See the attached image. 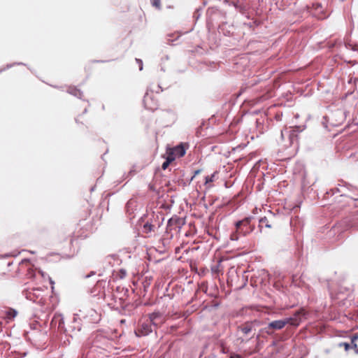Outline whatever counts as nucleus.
Here are the masks:
<instances>
[{
    "instance_id": "obj_1",
    "label": "nucleus",
    "mask_w": 358,
    "mask_h": 358,
    "mask_svg": "<svg viewBox=\"0 0 358 358\" xmlns=\"http://www.w3.org/2000/svg\"><path fill=\"white\" fill-rule=\"evenodd\" d=\"M287 324L296 327L299 324V321L298 319L292 317H287L283 320H273L269 322L267 326L262 329L261 331L270 335L273 333L271 329L280 330L283 329Z\"/></svg>"
},
{
    "instance_id": "obj_2",
    "label": "nucleus",
    "mask_w": 358,
    "mask_h": 358,
    "mask_svg": "<svg viewBox=\"0 0 358 358\" xmlns=\"http://www.w3.org/2000/svg\"><path fill=\"white\" fill-rule=\"evenodd\" d=\"M305 126H296L294 128H286L281 131L280 136L282 140H285V137L287 138L288 143L285 146L298 145L299 134L303 131Z\"/></svg>"
},
{
    "instance_id": "obj_3",
    "label": "nucleus",
    "mask_w": 358,
    "mask_h": 358,
    "mask_svg": "<svg viewBox=\"0 0 358 358\" xmlns=\"http://www.w3.org/2000/svg\"><path fill=\"white\" fill-rule=\"evenodd\" d=\"M252 217H248L242 220H239L235 223L236 229L238 233L243 236L250 234L255 229V227L251 224Z\"/></svg>"
},
{
    "instance_id": "obj_4",
    "label": "nucleus",
    "mask_w": 358,
    "mask_h": 358,
    "mask_svg": "<svg viewBox=\"0 0 358 358\" xmlns=\"http://www.w3.org/2000/svg\"><path fill=\"white\" fill-rule=\"evenodd\" d=\"M153 326L152 325L150 322H148L147 320L141 323L137 330L135 331L136 335L137 336H145L152 332Z\"/></svg>"
},
{
    "instance_id": "obj_5",
    "label": "nucleus",
    "mask_w": 358,
    "mask_h": 358,
    "mask_svg": "<svg viewBox=\"0 0 358 358\" xmlns=\"http://www.w3.org/2000/svg\"><path fill=\"white\" fill-rule=\"evenodd\" d=\"M164 220V217L162 213H155V212H152L148 221H149L150 224L155 225V229H157L162 225Z\"/></svg>"
},
{
    "instance_id": "obj_6",
    "label": "nucleus",
    "mask_w": 358,
    "mask_h": 358,
    "mask_svg": "<svg viewBox=\"0 0 358 358\" xmlns=\"http://www.w3.org/2000/svg\"><path fill=\"white\" fill-rule=\"evenodd\" d=\"M53 324L55 325L57 324L58 329L64 331V332L66 331L64 328V320L62 314H55L51 322V325H53Z\"/></svg>"
},
{
    "instance_id": "obj_7",
    "label": "nucleus",
    "mask_w": 358,
    "mask_h": 358,
    "mask_svg": "<svg viewBox=\"0 0 358 358\" xmlns=\"http://www.w3.org/2000/svg\"><path fill=\"white\" fill-rule=\"evenodd\" d=\"M186 150L182 144H180L173 148V150L169 152L172 154L176 157H182L185 155Z\"/></svg>"
},
{
    "instance_id": "obj_8",
    "label": "nucleus",
    "mask_w": 358,
    "mask_h": 358,
    "mask_svg": "<svg viewBox=\"0 0 358 358\" xmlns=\"http://www.w3.org/2000/svg\"><path fill=\"white\" fill-rule=\"evenodd\" d=\"M126 210H127V213L130 215V216H132V217H134V215H133L134 214V212L135 210H136V208H137V202L136 200L134 199H129L127 203H126Z\"/></svg>"
},
{
    "instance_id": "obj_9",
    "label": "nucleus",
    "mask_w": 358,
    "mask_h": 358,
    "mask_svg": "<svg viewBox=\"0 0 358 358\" xmlns=\"http://www.w3.org/2000/svg\"><path fill=\"white\" fill-rule=\"evenodd\" d=\"M257 322V320L247 322L244 324V325L243 327H239L238 329L244 334H248L252 331L253 327H255V324Z\"/></svg>"
},
{
    "instance_id": "obj_10",
    "label": "nucleus",
    "mask_w": 358,
    "mask_h": 358,
    "mask_svg": "<svg viewBox=\"0 0 358 358\" xmlns=\"http://www.w3.org/2000/svg\"><path fill=\"white\" fill-rule=\"evenodd\" d=\"M17 314V311L15 309L13 308H8L7 310L5 311L4 315L2 316L3 318L7 320V322H8L10 320L14 319Z\"/></svg>"
},
{
    "instance_id": "obj_11",
    "label": "nucleus",
    "mask_w": 358,
    "mask_h": 358,
    "mask_svg": "<svg viewBox=\"0 0 358 358\" xmlns=\"http://www.w3.org/2000/svg\"><path fill=\"white\" fill-rule=\"evenodd\" d=\"M161 318V315L159 313H152L149 315V320H148V322H150L152 325L155 328L158 322L157 321Z\"/></svg>"
},
{
    "instance_id": "obj_12",
    "label": "nucleus",
    "mask_w": 358,
    "mask_h": 358,
    "mask_svg": "<svg viewBox=\"0 0 358 358\" xmlns=\"http://www.w3.org/2000/svg\"><path fill=\"white\" fill-rule=\"evenodd\" d=\"M333 115L338 117L339 118L338 120H336V122L332 123L334 125H338V124H341L344 121L345 117V111L343 110H336L333 113Z\"/></svg>"
},
{
    "instance_id": "obj_13",
    "label": "nucleus",
    "mask_w": 358,
    "mask_h": 358,
    "mask_svg": "<svg viewBox=\"0 0 358 358\" xmlns=\"http://www.w3.org/2000/svg\"><path fill=\"white\" fill-rule=\"evenodd\" d=\"M156 229H155V225L150 223L149 221L147 220V222L143 224L142 228V231L144 234H149L151 232H155Z\"/></svg>"
},
{
    "instance_id": "obj_14",
    "label": "nucleus",
    "mask_w": 358,
    "mask_h": 358,
    "mask_svg": "<svg viewBox=\"0 0 358 358\" xmlns=\"http://www.w3.org/2000/svg\"><path fill=\"white\" fill-rule=\"evenodd\" d=\"M67 92L74 96L82 99L83 92L76 87H69Z\"/></svg>"
},
{
    "instance_id": "obj_15",
    "label": "nucleus",
    "mask_w": 358,
    "mask_h": 358,
    "mask_svg": "<svg viewBox=\"0 0 358 358\" xmlns=\"http://www.w3.org/2000/svg\"><path fill=\"white\" fill-rule=\"evenodd\" d=\"M175 160V157L173 156L172 154H168V156L166 159V160L163 162L162 165V168L163 170H165L166 169L169 164L173 161Z\"/></svg>"
},
{
    "instance_id": "obj_16",
    "label": "nucleus",
    "mask_w": 358,
    "mask_h": 358,
    "mask_svg": "<svg viewBox=\"0 0 358 358\" xmlns=\"http://www.w3.org/2000/svg\"><path fill=\"white\" fill-rule=\"evenodd\" d=\"M88 316L90 317V320L94 323L98 322L100 320L99 315L92 309L89 310Z\"/></svg>"
},
{
    "instance_id": "obj_17",
    "label": "nucleus",
    "mask_w": 358,
    "mask_h": 358,
    "mask_svg": "<svg viewBox=\"0 0 358 358\" xmlns=\"http://www.w3.org/2000/svg\"><path fill=\"white\" fill-rule=\"evenodd\" d=\"M72 324L73 325L70 327L72 329V331H80L81 325L79 322V320L76 317H73Z\"/></svg>"
},
{
    "instance_id": "obj_18",
    "label": "nucleus",
    "mask_w": 358,
    "mask_h": 358,
    "mask_svg": "<svg viewBox=\"0 0 358 358\" xmlns=\"http://www.w3.org/2000/svg\"><path fill=\"white\" fill-rule=\"evenodd\" d=\"M259 227L262 228L264 225L266 228H271V225L269 224V222L266 217H262L259 220Z\"/></svg>"
},
{
    "instance_id": "obj_19",
    "label": "nucleus",
    "mask_w": 358,
    "mask_h": 358,
    "mask_svg": "<svg viewBox=\"0 0 358 358\" xmlns=\"http://www.w3.org/2000/svg\"><path fill=\"white\" fill-rule=\"evenodd\" d=\"M150 3L155 8L158 10L161 9V1L160 0H150Z\"/></svg>"
},
{
    "instance_id": "obj_20",
    "label": "nucleus",
    "mask_w": 358,
    "mask_h": 358,
    "mask_svg": "<svg viewBox=\"0 0 358 358\" xmlns=\"http://www.w3.org/2000/svg\"><path fill=\"white\" fill-rule=\"evenodd\" d=\"M330 192H331L332 195H334L335 193H341V196H344L345 194V192L339 187L331 189Z\"/></svg>"
},
{
    "instance_id": "obj_21",
    "label": "nucleus",
    "mask_w": 358,
    "mask_h": 358,
    "mask_svg": "<svg viewBox=\"0 0 358 358\" xmlns=\"http://www.w3.org/2000/svg\"><path fill=\"white\" fill-rule=\"evenodd\" d=\"M201 15V8H196L193 13V18L196 21L199 20Z\"/></svg>"
},
{
    "instance_id": "obj_22",
    "label": "nucleus",
    "mask_w": 358,
    "mask_h": 358,
    "mask_svg": "<svg viewBox=\"0 0 358 358\" xmlns=\"http://www.w3.org/2000/svg\"><path fill=\"white\" fill-rule=\"evenodd\" d=\"M215 173L211 174L210 176H207L205 177V184H208L209 182H211L214 180Z\"/></svg>"
},
{
    "instance_id": "obj_23",
    "label": "nucleus",
    "mask_w": 358,
    "mask_h": 358,
    "mask_svg": "<svg viewBox=\"0 0 358 358\" xmlns=\"http://www.w3.org/2000/svg\"><path fill=\"white\" fill-rule=\"evenodd\" d=\"M16 64H17V65H25L24 63H22V62L7 64L6 68L0 69V73L2 72L3 71H4L6 69H10V68H11L12 66H13L14 65H16Z\"/></svg>"
},
{
    "instance_id": "obj_24",
    "label": "nucleus",
    "mask_w": 358,
    "mask_h": 358,
    "mask_svg": "<svg viewBox=\"0 0 358 358\" xmlns=\"http://www.w3.org/2000/svg\"><path fill=\"white\" fill-rule=\"evenodd\" d=\"M238 234H240L238 233L237 231L236 230V233L235 234H232L231 235V239L232 241H237L238 239Z\"/></svg>"
},
{
    "instance_id": "obj_25",
    "label": "nucleus",
    "mask_w": 358,
    "mask_h": 358,
    "mask_svg": "<svg viewBox=\"0 0 358 358\" xmlns=\"http://www.w3.org/2000/svg\"><path fill=\"white\" fill-rule=\"evenodd\" d=\"M136 62L139 65V70L142 71L143 70V62H142V60L140 59H136Z\"/></svg>"
},
{
    "instance_id": "obj_26",
    "label": "nucleus",
    "mask_w": 358,
    "mask_h": 358,
    "mask_svg": "<svg viewBox=\"0 0 358 358\" xmlns=\"http://www.w3.org/2000/svg\"><path fill=\"white\" fill-rule=\"evenodd\" d=\"M201 172V169H197V170L194 171V175L191 177V178H190L189 181H190V182H191V181H192V180H193V179H194V178L196 175L199 174Z\"/></svg>"
},
{
    "instance_id": "obj_27",
    "label": "nucleus",
    "mask_w": 358,
    "mask_h": 358,
    "mask_svg": "<svg viewBox=\"0 0 358 358\" xmlns=\"http://www.w3.org/2000/svg\"><path fill=\"white\" fill-rule=\"evenodd\" d=\"M345 46L347 48L351 49L352 50H354V51L357 50V48H356L355 46L352 44L348 43L345 45Z\"/></svg>"
},
{
    "instance_id": "obj_28",
    "label": "nucleus",
    "mask_w": 358,
    "mask_h": 358,
    "mask_svg": "<svg viewBox=\"0 0 358 358\" xmlns=\"http://www.w3.org/2000/svg\"><path fill=\"white\" fill-rule=\"evenodd\" d=\"M173 223L176 224V220H173V219H169L168 221L167 227H171Z\"/></svg>"
},
{
    "instance_id": "obj_29",
    "label": "nucleus",
    "mask_w": 358,
    "mask_h": 358,
    "mask_svg": "<svg viewBox=\"0 0 358 358\" xmlns=\"http://www.w3.org/2000/svg\"><path fill=\"white\" fill-rule=\"evenodd\" d=\"M342 345H343L345 347V350H348L349 348H350V344L348 343H340V346H342Z\"/></svg>"
},
{
    "instance_id": "obj_30",
    "label": "nucleus",
    "mask_w": 358,
    "mask_h": 358,
    "mask_svg": "<svg viewBox=\"0 0 358 358\" xmlns=\"http://www.w3.org/2000/svg\"><path fill=\"white\" fill-rule=\"evenodd\" d=\"M302 183H303V186H306L308 185V182H306V173L305 172L303 173V178H302Z\"/></svg>"
},
{
    "instance_id": "obj_31",
    "label": "nucleus",
    "mask_w": 358,
    "mask_h": 358,
    "mask_svg": "<svg viewBox=\"0 0 358 358\" xmlns=\"http://www.w3.org/2000/svg\"><path fill=\"white\" fill-rule=\"evenodd\" d=\"M120 273L121 278H124L127 275V272L124 269H120Z\"/></svg>"
},
{
    "instance_id": "obj_32",
    "label": "nucleus",
    "mask_w": 358,
    "mask_h": 358,
    "mask_svg": "<svg viewBox=\"0 0 358 358\" xmlns=\"http://www.w3.org/2000/svg\"><path fill=\"white\" fill-rule=\"evenodd\" d=\"M358 339V334H354L351 338V342L352 344L355 343V341Z\"/></svg>"
},
{
    "instance_id": "obj_33",
    "label": "nucleus",
    "mask_w": 358,
    "mask_h": 358,
    "mask_svg": "<svg viewBox=\"0 0 358 358\" xmlns=\"http://www.w3.org/2000/svg\"><path fill=\"white\" fill-rule=\"evenodd\" d=\"M229 358H242V357L238 354L231 353Z\"/></svg>"
},
{
    "instance_id": "obj_34",
    "label": "nucleus",
    "mask_w": 358,
    "mask_h": 358,
    "mask_svg": "<svg viewBox=\"0 0 358 358\" xmlns=\"http://www.w3.org/2000/svg\"><path fill=\"white\" fill-rule=\"evenodd\" d=\"M211 271H212L213 273H217V271H218V266H213L211 268Z\"/></svg>"
},
{
    "instance_id": "obj_35",
    "label": "nucleus",
    "mask_w": 358,
    "mask_h": 358,
    "mask_svg": "<svg viewBox=\"0 0 358 358\" xmlns=\"http://www.w3.org/2000/svg\"><path fill=\"white\" fill-rule=\"evenodd\" d=\"M352 348L355 349V353L358 355V347L356 343L352 344Z\"/></svg>"
},
{
    "instance_id": "obj_36",
    "label": "nucleus",
    "mask_w": 358,
    "mask_h": 358,
    "mask_svg": "<svg viewBox=\"0 0 358 358\" xmlns=\"http://www.w3.org/2000/svg\"><path fill=\"white\" fill-rule=\"evenodd\" d=\"M148 96V94L146 93L145 95L144 96V99H143V102H144L145 106H146V102H147Z\"/></svg>"
},
{
    "instance_id": "obj_37",
    "label": "nucleus",
    "mask_w": 358,
    "mask_h": 358,
    "mask_svg": "<svg viewBox=\"0 0 358 358\" xmlns=\"http://www.w3.org/2000/svg\"><path fill=\"white\" fill-rule=\"evenodd\" d=\"M345 185H348V184L345 182H342V185L341 184H338V186H340L341 188H343Z\"/></svg>"
},
{
    "instance_id": "obj_38",
    "label": "nucleus",
    "mask_w": 358,
    "mask_h": 358,
    "mask_svg": "<svg viewBox=\"0 0 358 358\" xmlns=\"http://www.w3.org/2000/svg\"><path fill=\"white\" fill-rule=\"evenodd\" d=\"M94 275V271H92L90 274L87 275L85 276V278H90V276H92V275Z\"/></svg>"
},
{
    "instance_id": "obj_39",
    "label": "nucleus",
    "mask_w": 358,
    "mask_h": 358,
    "mask_svg": "<svg viewBox=\"0 0 358 358\" xmlns=\"http://www.w3.org/2000/svg\"><path fill=\"white\" fill-rule=\"evenodd\" d=\"M31 296V293H29V296H27V298H29L30 300L32 299Z\"/></svg>"
},
{
    "instance_id": "obj_40",
    "label": "nucleus",
    "mask_w": 358,
    "mask_h": 358,
    "mask_svg": "<svg viewBox=\"0 0 358 358\" xmlns=\"http://www.w3.org/2000/svg\"><path fill=\"white\" fill-rule=\"evenodd\" d=\"M336 229H337V227L334 226V231H335L336 230Z\"/></svg>"
},
{
    "instance_id": "obj_41",
    "label": "nucleus",
    "mask_w": 358,
    "mask_h": 358,
    "mask_svg": "<svg viewBox=\"0 0 358 358\" xmlns=\"http://www.w3.org/2000/svg\"><path fill=\"white\" fill-rule=\"evenodd\" d=\"M87 113V109L85 108L83 111V113Z\"/></svg>"
},
{
    "instance_id": "obj_42",
    "label": "nucleus",
    "mask_w": 358,
    "mask_h": 358,
    "mask_svg": "<svg viewBox=\"0 0 358 358\" xmlns=\"http://www.w3.org/2000/svg\"><path fill=\"white\" fill-rule=\"evenodd\" d=\"M299 315V313H296V315H295V316L296 317V316H297V315Z\"/></svg>"
},
{
    "instance_id": "obj_43",
    "label": "nucleus",
    "mask_w": 358,
    "mask_h": 358,
    "mask_svg": "<svg viewBox=\"0 0 358 358\" xmlns=\"http://www.w3.org/2000/svg\"><path fill=\"white\" fill-rule=\"evenodd\" d=\"M34 291L38 292V291H40V289H34Z\"/></svg>"
},
{
    "instance_id": "obj_44",
    "label": "nucleus",
    "mask_w": 358,
    "mask_h": 358,
    "mask_svg": "<svg viewBox=\"0 0 358 358\" xmlns=\"http://www.w3.org/2000/svg\"><path fill=\"white\" fill-rule=\"evenodd\" d=\"M50 283L54 284L53 281H52L51 280H50Z\"/></svg>"
},
{
    "instance_id": "obj_45",
    "label": "nucleus",
    "mask_w": 358,
    "mask_h": 358,
    "mask_svg": "<svg viewBox=\"0 0 358 358\" xmlns=\"http://www.w3.org/2000/svg\"><path fill=\"white\" fill-rule=\"evenodd\" d=\"M355 227L358 229V226H355Z\"/></svg>"
},
{
    "instance_id": "obj_46",
    "label": "nucleus",
    "mask_w": 358,
    "mask_h": 358,
    "mask_svg": "<svg viewBox=\"0 0 358 358\" xmlns=\"http://www.w3.org/2000/svg\"><path fill=\"white\" fill-rule=\"evenodd\" d=\"M208 358H213V357H208Z\"/></svg>"
},
{
    "instance_id": "obj_47",
    "label": "nucleus",
    "mask_w": 358,
    "mask_h": 358,
    "mask_svg": "<svg viewBox=\"0 0 358 358\" xmlns=\"http://www.w3.org/2000/svg\"><path fill=\"white\" fill-rule=\"evenodd\" d=\"M342 1H344L345 0H341Z\"/></svg>"
}]
</instances>
